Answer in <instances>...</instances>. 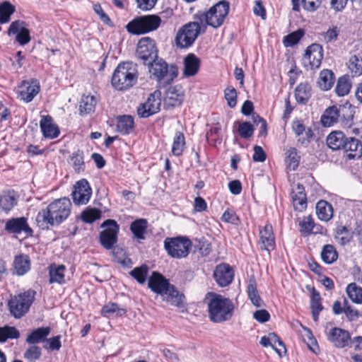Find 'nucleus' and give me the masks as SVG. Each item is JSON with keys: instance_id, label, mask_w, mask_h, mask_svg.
<instances>
[{"instance_id": "obj_1", "label": "nucleus", "mask_w": 362, "mask_h": 362, "mask_svg": "<svg viewBox=\"0 0 362 362\" xmlns=\"http://www.w3.org/2000/svg\"><path fill=\"white\" fill-rule=\"evenodd\" d=\"M209 318L215 323L229 320L233 314L234 304L230 299L214 292L206 295Z\"/></svg>"}, {"instance_id": "obj_2", "label": "nucleus", "mask_w": 362, "mask_h": 362, "mask_svg": "<svg viewBox=\"0 0 362 362\" xmlns=\"http://www.w3.org/2000/svg\"><path fill=\"white\" fill-rule=\"evenodd\" d=\"M71 206V202L68 198L56 199L50 203L46 209L38 213L37 221H43L51 226L59 225L69 216Z\"/></svg>"}, {"instance_id": "obj_3", "label": "nucleus", "mask_w": 362, "mask_h": 362, "mask_svg": "<svg viewBox=\"0 0 362 362\" xmlns=\"http://www.w3.org/2000/svg\"><path fill=\"white\" fill-rule=\"evenodd\" d=\"M355 113L356 107L349 102L341 105H334L325 109L321 116L320 122L325 127H332L339 122L343 127L346 120L351 115H354Z\"/></svg>"}, {"instance_id": "obj_4", "label": "nucleus", "mask_w": 362, "mask_h": 362, "mask_svg": "<svg viewBox=\"0 0 362 362\" xmlns=\"http://www.w3.org/2000/svg\"><path fill=\"white\" fill-rule=\"evenodd\" d=\"M137 78L136 66L133 63L124 62L115 69L112 77V85L117 90H124L132 87Z\"/></svg>"}, {"instance_id": "obj_5", "label": "nucleus", "mask_w": 362, "mask_h": 362, "mask_svg": "<svg viewBox=\"0 0 362 362\" xmlns=\"http://www.w3.org/2000/svg\"><path fill=\"white\" fill-rule=\"evenodd\" d=\"M206 25L199 22H189L182 25L177 32L175 42L181 49L191 47L200 33H205Z\"/></svg>"}, {"instance_id": "obj_6", "label": "nucleus", "mask_w": 362, "mask_h": 362, "mask_svg": "<svg viewBox=\"0 0 362 362\" xmlns=\"http://www.w3.org/2000/svg\"><path fill=\"white\" fill-rule=\"evenodd\" d=\"M35 292L28 290L11 296L8 301L10 314L16 319L23 317L29 310L35 299Z\"/></svg>"}, {"instance_id": "obj_7", "label": "nucleus", "mask_w": 362, "mask_h": 362, "mask_svg": "<svg viewBox=\"0 0 362 362\" xmlns=\"http://www.w3.org/2000/svg\"><path fill=\"white\" fill-rule=\"evenodd\" d=\"M229 11V4L226 1H219L209 10L200 16V23L214 28H219L224 22Z\"/></svg>"}, {"instance_id": "obj_8", "label": "nucleus", "mask_w": 362, "mask_h": 362, "mask_svg": "<svg viewBox=\"0 0 362 362\" xmlns=\"http://www.w3.org/2000/svg\"><path fill=\"white\" fill-rule=\"evenodd\" d=\"M149 65V72L160 86L169 85L177 76L176 67L171 66L169 68L167 63L162 59L155 60Z\"/></svg>"}, {"instance_id": "obj_9", "label": "nucleus", "mask_w": 362, "mask_h": 362, "mask_svg": "<svg viewBox=\"0 0 362 362\" xmlns=\"http://www.w3.org/2000/svg\"><path fill=\"white\" fill-rule=\"evenodd\" d=\"M161 23V19L156 15H146L134 18L127 25L129 33L142 35L157 30Z\"/></svg>"}, {"instance_id": "obj_10", "label": "nucleus", "mask_w": 362, "mask_h": 362, "mask_svg": "<svg viewBox=\"0 0 362 362\" xmlns=\"http://www.w3.org/2000/svg\"><path fill=\"white\" fill-rule=\"evenodd\" d=\"M164 247L171 257L181 259L186 257L192 247V242L185 237L167 238Z\"/></svg>"}, {"instance_id": "obj_11", "label": "nucleus", "mask_w": 362, "mask_h": 362, "mask_svg": "<svg viewBox=\"0 0 362 362\" xmlns=\"http://www.w3.org/2000/svg\"><path fill=\"white\" fill-rule=\"evenodd\" d=\"M136 56L144 64H150L158 57L156 42L150 37L141 38L137 45Z\"/></svg>"}, {"instance_id": "obj_12", "label": "nucleus", "mask_w": 362, "mask_h": 362, "mask_svg": "<svg viewBox=\"0 0 362 362\" xmlns=\"http://www.w3.org/2000/svg\"><path fill=\"white\" fill-rule=\"evenodd\" d=\"M104 230L100 233V242L107 250L111 249L117 243L119 225L115 220L108 219L101 225Z\"/></svg>"}, {"instance_id": "obj_13", "label": "nucleus", "mask_w": 362, "mask_h": 362, "mask_svg": "<svg viewBox=\"0 0 362 362\" xmlns=\"http://www.w3.org/2000/svg\"><path fill=\"white\" fill-rule=\"evenodd\" d=\"M323 48L319 44H312L305 49L302 63L307 69H318L324 57Z\"/></svg>"}, {"instance_id": "obj_14", "label": "nucleus", "mask_w": 362, "mask_h": 362, "mask_svg": "<svg viewBox=\"0 0 362 362\" xmlns=\"http://www.w3.org/2000/svg\"><path fill=\"white\" fill-rule=\"evenodd\" d=\"M71 197L76 205L87 204L92 196V189L86 179H81L73 186Z\"/></svg>"}, {"instance_id": "obj_15", "label": "nucleus", "mask_w": 362, "mask_h": 362, "mask_svg": "<svg viewBox=\"0 0 362 362\" xmlns=\"http://www.w3.org/2000/svg\"><path fill=\"white\" fill-rule=\"evenodd\" d=\"M40 83L36 79L23 81L17 87V98L25 103L31 102L39 93Z\"/></svg>"}, {"instance_id": "obj_16", "label": "nucleus", "mask_w": 362, "mask_h": 362, "mask_svg": "<svg viewBox=\"0 0 362 362\" xmlns=\"http://www.w3.org/2000/svg\"><path fill=\"white\" fill-rule=\"evenodd\" d=\"M327 339L337 348H344L348 346L351 341L350 333L344 329L332 327L327 331Z\"/></svg>"}, {"instance_id": "obj_17", "label": "nucleus", "mask_w": 362, "mask_h": 362, "mask_svg": "<svg viewBox=\"0 0 362 362\" xmlns=\"http://www.w3.org/2000/svg\"><path fill=\"white\" fill-rule=\"evenodd\" d=\"M158 95H160L159 92H154V93L149 95L144 103L139 105L137 110L139 116L141 117H148L159 111L161 100Z\"/></svg>"}, {"instance_id": "obj_18", "label": "nucleus", "mask_w": 362, "mask_h": 362, "mask_svg": "<svg viewBox=\"0 0 362 362\" xmlns=\"http://www.w3.org/2000/svg\"><path fill=\"white\" fill-rule=\"evenodd\" d=\"M8 35H15L16 41L21 45L28 44L30 40V32L22 21L12 22L8 28Z\"/></svg>"}, {"instance_id": "obj_19", "label": "nucleus", "mask_w": 362, "mask_h": 362, "mask_svg": "<svg viewBox=\"0 0 362 362\" xmlns=\"http://www.w3.org/2000/svg\"><path fill=\"white\" fill-rule=\"evenodd\" d=\"M5 229L9 233L19 234L22 232L32 235L33 230L29 227L27 219L24 217L13 218L6 221Z\"/></svg>"}, {"instance_id": "obj_20", "label": "nucleus", "mask_w": 362, "mask_h": 362, "mask_svg": "<svg viewBox=\"0 0 362 362\" xmlns=\"http://www.w3.org/2000/svg\"><path fill=\"white\" fill-rule=\"evenodd\" d=\"M214 277L217 284L222 287L229 285L233 279V272L229 265L221 264L216 267Z\"/></svg>"}, {"instance_id": "obj_21", "label": "nucleus", "mask_w": 362, "mask_h": 362, "mask_svg": "<svg viewBox=\"0 0 362 362\" xmlns=\"http://www.w3.org/2000/svg\"><path fill=\"white\" fill-rule=\"evenodd\" d=\"M260 247L262 250L268 251L273 250L275 247V238L273 233L272 226L267 224L262 229L259 230Z\"/></svg>"}, {"instance_id": "obj_22", "label": "nucleus", "mask_w": 362, "mask_h": 362, "mask_svg": "<svg viewBox=\"0 0 362 362\" xmlns=\"http://www.w3.org/2000/svg\"><path fill=\"white\" fill-rule=\"evenodd\" d=\"M148 287L155 293L161 296L166 293V291L171 286L167 279L157 272H153L148 280Z\"/></svg>"}, {"instance_id": "obj_23", "label": "nucleus", "mask_w": 362, "mask_h": 362, "mask_svg": "<svg viewBox=\"0 0 362 362\" xmlns=\"http://www.w3.org/2000/svg\"><path fill=\"white\" fill-rule=\"evenodd\" d=\"M291 199L295 210L303 211L307 207V198L305 193L304 187L298 184L296 187L292 189Z\"/></svg>"}, {"instance_id": "obj_24", "label": "nucleus", "mask_w": 362, "mask_h": 362, "mask_svg": "<svg viewBox=\"0 0 362 362\" xmlns=\"http://www.w3.org/2000/svg\"><path fill=\"white\" fill-rule=\"evenodd\" d=\"M200 59L194 54H188L184 59L183 75L185 77L195 76L200 68Z\"/></svg>"}, {"instance_id": "obj_25", "label": "nucleus", "mask_w": 362, "mask_h": 362, "mask_svg": "<svg viewBox=\"0 0 362 362\" xmlns=\"http://www.w3.org/2000/svg\"><path fill=\"white\" fill-rule=\"evenodd\" d=\"M343 150L349 159H358L362 156V144L354 138H347Z\"/></svg>"}, {"instance_id": "obj_26", "label": "nucleus", "mask_w": 362, "mask_h": 362, "mask_svg": "<svg viewBox=\"0 0 362 362\" xmlns=\"http://www.w3.org/2000/svg\"><path fill=\"white\" fill-rule=\"evenodd\" d=\"M292 129L296 136L298 137V141L303 145L308 144L313 136L312 129L310 128L306 129L303 122L299 120L293 122Z\"/></svg>"}, {"instance_id": "obj_27", "label": "nucleus", "mask_w": 362, "mask_h": 362, "mask_svg": "<svg viewBox=\"0 0 362 362\" xmlns=\"http://www.w3.org/2000/svg\"><path fill=\"white\" fill-rule=\"evenodd\" d=\"M40 126L45 137L54 139L59 134L58 127L52 122V117L43 116L40 122Z\"/></svg>"}, {"instance_id": "obj_28", "label": "nucleus", "mask_w": 362, "mask_h": 362, "mask_svg": "<svg viewBox=\"0 0 362 362\" xmlns=\"http://www.w3.org/2000/svg\"><path fill=\"white\" fill-rule=\"evenodd\" d=\"M51 332L49 327H41L35 329L28 334L25 341L30 345H37L39 343L45 342L46 338Z\"/></svg>"}, {"instance_id": "obj_29", "label": "nucleus", "mask_w": 362, "mask_h": 362, "mask_svg": "<svg viewBox=\"0 0 362 362\" xmlns=\"http://www.w3.org/2000/svg\"><path fill=\"white\" fill-rule=\"evenodd\" d=\"M347 138L341 131H334L327 137V145L334 151L343 149Z\"/></svg>"}, {"instance_id": "obj_30", "label": "nucleus", "mask_w": 362, "mask_h": 362, "mask_svg": "<svg viewBox=\"0 0 362 362\" xmlns=\"http://www.w3.org/2000/svg\"><path fill=\"white\" fill-rule=\"evenodd\" d=\"M13 273L18 276L25 274L30 269V258L26 255H20L15 257L13 260Z\"/></svg>"}, {"instance_id": "obj_31", "label": "nucleus", "mask_w": 362, "mask_h": 362, "mask_svg": "<svg viewBox=\"0 0 362 362\" xmlns=\"http://www.w3.org/2000/svg\"><path fill=\"white\" fill-rule=\"evenodd\" d=\"M97 100L92 95H83L79 103V111L81 115H86L95 111Z\"/></svg>"}, {"instance_id": "obj_32", "label": "nucleus", "mask_w": 362, "mask_h": 362, "mask_svg": "<svg viewBox=\"0 0 362 362\" xmlns=\"http://www.w3.org/2000/svg\"><path fill=\"white\" fill-rule=\"evenodd\" d=\"M247 294L250 301L255 307L261 308L264 305V302L259 296L257 288L256 280L253 276L248 281Z\"/></svg>"}, {"instance_id": "obj_33", "label": "nucleus", "mask_w": 362, "mask_h": 362, "mask_svg": "<svg viewBox=\"0 0 362 362\" xmlns=\"http://www.w3.org/2000/svg\"><path fill=\"white\" fill-rule=\"evenodd\" d=\"M316 214L321 221H328L333 216L332 206L327 201L320 200L316 205Z\"/></svg>"}, {"instance_id": "obj_34", "label": "nucleus", "mask_w": 362, "mask_h": 362, "mask_svg": "<svg viewBox=\"0 0 362 362\" xmlns=\"http://www.w3.org/2000/svg\"><path fill=\"white\" fill-rule=\"evenodd\" d=\"M166 100L172 106L180 105L184 100V93L181 88L170 87L166 94Z\"/></svg>"}, {"instance_id": "obj_35", "label": "nucleus", "mask_w": 362, "mask_h": 362, "mask_svg": "<svg viewBox=\"0 0 362 362\" xmlns=\"http://www.w3.org/2000/svg\"><path fill=\"white\" fill-rule=\"evenodd\" d=\"M162 297L163 300L177 307H180L183 300V296L180 294L172 285L169 287L168 291H166V293L163 295Z\"/></svg>"}, {"instance_id": "obj_36", "label": "nucleus", "mask_w": 362, "mask_h": 362, "mask_svg": "<svg viewBox=\"0 0 362 362\" xmlns=\"http://www.w3.org/2000/svg\"><path fill=\"white\" fill-rule=\"evenodd\" d=\"M334 83V74L332 71L324 69L320 71L317 84L324 90H329Z\"/></svg>"}, {"instance_id": "obj_37", "label": "nucleus", "mask_w": 362, "mask_h": 362, "mask_svg": "<svg viewBox=\"0 0 362 362\" xmlns=\"http://www.w3.org/2000/svg\"><path fill=\"white\" fill-rule=\"evenodd\" d=\"M354 115L347 119L342 127L347 134L362 139V120L353 122Z\"/></svg>"}, {"instance_id": "obj_38", "label": "nucleus", "mask_w": 362, "mask_h": 362, "mask_svg": "<svg viewBox=\"0 0 362 362\" xmlns=\"http://www.w3.org/2000/svg\"><path fill=\"white\" fill-rule=\"evenodd\" d=\"M64 272L65 267L64 265H51L49 267V283L64 284Z\"/></svg>"}, {"instance_id": "obj_39", "label": "nucleus", "mask_w": 362, "mask_h": 362, "mask_svg": "<svg viewBox=\"0 0 362 362\" xmlns=\"http://www.w3.org/2000/svg\"><path fill=\"white\" fill-rule=\"evenodd\" d=\"M349 299L356 304H362V288L356 283H350L346 288Z\"/></svg>"}, {"instance_id": "obj_40", "label": "nucleus", "mask_w": 362, "mask_h": 362, "mask_svg": "<svg viewBox=\"0 0 362 362\" xmlns=\"http://www.w3.org/2000/svg\"><path fill=\"white\" fill-rule=\"evenodd\" d=\"M311 95V88L308 83H300L295 90V97L298 103H305Z\"/></svg>"}, {"instance_id": "obj_41", "label": "nucleus", "mask_w": 362, "mask_h": 362, "mask_svg": "<svg viewBox=\"0 0 362 362\" xmlns=\"http://www.w3.org/2000/svg\"><path fill=\"white\" fill-rule=\"evenodd\" d=\"M134 127V119L130 115H123L118 118L117 128L118 132L122 134H127L132 130Z\"/></svg>"}, {"instance_id": "obj_42", "label": "nucleus", "mask_w": 362, "mask_h": 362, "mask_svg": "<svg viewBox=\"0 0 362 362\" xmlns=\"http://www.w3.org/2000/svg\"><path fill=\"white\" fill-rule=\"evenodd\" d=\"M322 261L328 264L334 262L338 258V253L332 245H325L321 252Z\"/></svg>"}, {"instance_id": "obj_43", "label": "nucleus", "mask_w": 362, "mask_h": 362, "mask_svg": "<svg viewBox=\"0 0 362 362\" xmlns=\"http://www.w3.org/2000/svg\"><path fill=\"white\" fill-rule=\"evenodd\" d=\"M347 66L352 76H359L362 74V57L357 55L351 56L347 62Z\"/></svg>"}, {"instance_id": "obj_44", "label": "nucleus", "mask_w": 362, "mask_h": 362, "mask_svg": "<svg viewBox=\"0 0 362 362\" xmlns=\"http://www.w3.org/2000/svg\"><path fill=\"white\" fill-rule=\"evenodd\" d=\"M16 202L13 192H6L0 195V208L6 211H10L16 204Z\"/></svg>"}, {"instance_id": "obj_45", "label": "nucleus", "mask_w": 362, "mask_h": 362, "mask_svg": "<svg viewBox=\"0 0 362 362\" xmlns=\"http://www.w3.org/2000/svg\"><path fill=\"white\" fill-rule=\"evenodd\" d=\"M147 228V221L145 219H138L132 223L130 229L134 236L140 240L144 239V233Z\"/></svg>"}, {"instance_id": "obj_46", "label": "nucleus", "mask_w": 362, "mask_h": 362, "mask_svg": "<svg viewBox=\"0 0 362 362\" xmlns=\"http://www.w3.org/2000/svg\"><path fill=\"white\" fill-rule=\"evenodd\" d=\"M127 313L126 309L120 308L118 304L115 303H108L105 304L101 310L103 316H108L109 315L115 314L116 316H122Z\"/></svg>"}, {"instance_id": "obj_47", "label": "nucleus", "mask_w": 362, "mask_h": 362, "mask_svg": "<svg viewBox=\"0 0 362 362\" xmlns=\"http://www.w3.org/2000/svg\"><path fill=\"white\" fill-rule=\"evenodd\" d=\"M42 356V349L37 345H30L23 353V358L28 362H36Z\"/></svg>"}, {"instance_id": "obj_48", "label": "nucleus", "mask_w": 362, "mask_h": 362, "mask_svg": "<svg viewBox=\"0 0 362 362\" xmlns=\"http://www.w3.org/2000/svg\"><path fill=\"white\" fill-rule=\"evenodd\" d=\"M185 140L184 134L180 132L175 133L172 147V153L174 156H179L185 148Z\"/></svg>"}, {"instance_id": "obj_49", "label": "nucleus", "mask_w": 362, "mask_h": 362, "mask_svg": "<svg viewBox=\"0 0 362 362\" xmlns=\"http://www.w3.org/2000/svg\"><path fill=\"white\" fill-rule=\"evenodd\" d=\"M269 340H270L271 346L275 350L277 354L281 357L286 351L284 342L274 332L268 334Z\"/></svg>"}, {"instance_id": "obj_50", "label": "nucleus", "mask_w": 362, "mask_h": 362, "mask_svg": "<svg viewBox=\"0 0 362 362\" xmlns=\"http://www.w3.org/2000/svg\"><path fill=\"white\" fill-rule=\"evenodd\" d=\"M15 11L14 6L8 1L0 4V23H6L10 21L11 16Z\"/></svg>"}, {"instance_id": "obj_51", "label": "nucleus", "mask_w": 362, "mask_h": 362, "mask_svg": "<svg viewBox=\"0 0 362 362\" xmlns=\"http://www.w3.org/2000/svg\"><path fill=\"white\" fill-rule=\"evenodd\" d=\"M19 331L14 327L4 326L0 327V342H5L8 339H18Z\"/></svg>"}, {"instance_id": "obj_52", "label": "nucleus", "mask_w": 362, "mask_h": 362, "mask_svg": "<svg viewBox=\"0 0 362 362\" xmlns=\"http://www.w3.org/2000/svg\"><path fill=\"white\" fill-rule=\"evenodd\" d=\"M81 219L83 222L91 223L101 217V211L95 208H87L81 214Z\"/></svg>"}, {"instance_id": "obj_53", "label": "nucleus", "mask_w": 362, "mask_h": 362, "mask_svg": "<svg viewBox=\"0 0 362 362\" xmlns=\"http://www.w3.org/2000/svg\"><path fill=\"white\" fill-rule=\"evenodd\" d=\"M304 35V31L298 29L284 37L283 44L285 47H292L296 45Z\"/></svg>"}, {"instance_id": "obj_54", "label": "nucleus", "mask_w": 362, "mask_h": 362, "mask_svg": "<svg viewBox=\"0 0 362 362\" xmlns=\"http://www.w3.org/2000/svg\"><path fill=\"white\" fill-rule=\"evenodd\" d=\"M353 344L354 351L351 354L353 362H362V337H355Z\"/></svg>"}, {"instance_id": "obj_55", "label": "nucleus", "mask_w": 362, "mask_h": 362, "mask_svg": "<svg viewBox=\"0 0 362 362\" xmlns=\"http://www.w3.org/2000/svg\"><path fill=\"white\" fill-rule=\"evenodd\" d=\"M335 238L339 240L341 245H346L350 242L351 234L345 226H339L336 230Z\"/></svg>"}, {"instance_id": "obj_56", "label": "nucleus", "mask_w": 362, "mask_h": 362, "mask_svg": "<svg viewBox=\"0 0 362 362\" xmlns=\"http://www.w3.org/2000/svg\"><path fill=\"white\" fill-rule=\"evenodd\" d=\"M148 268L146 265H142L140 267H136L130 272V274L133 276L139 284H144L146 281L148 275Z\"/></svg>"}, {"instance_id": "obj_57", "label": "nucleus", "mask_w": 362, "mask_h": 362, "mask_svg": "<svg viewBox=\"0 0 362 362\" xmlns=\"http://www.w3.org/2000/svg\"><path fill=\"white\" fill-rule=\"evenodd\" d=\"M351 85L345 77L339 78L337 81L335 91L339 96H344L349 93Z\"/></svg>"}, {"instance_id": "obj_58", "label": "nucleus", "mask_w": 362, "mask_h": 362, "mask_svg": "<svg viewBox=\"0 0 362 362\" xmlns=\"http://www.w3.org/2000/svg\"><path fill=\"white\" fill-rule=\"evenodd\" d=\"M238 132L242 138L248 139L252 136L254 128L250 122H244L239 124Z\"/></svg>"}, {"instance_id": "obj_59", "label": "nucleus", "mask_w": 362, "mask_h": 362, "mask_svg": "<svg viewBox=\"0 0 362 362\" xmlns=\"http://www.w3.org/2000/svg\"><path fill=\"white\" fill-rule=\"evenodd\" d=\"M46 344L44 345V348L48 351H59L62 347L61 336L57 335L49 339L46 338Z\"/></svg>"}, {"instance_id": "obj_60", "label": "nucleus", "mask_w": 362, "mask_h": 362, "mask_svg": "<svg viewBox=\"0 0 362 362\" xmlns=\"http://www.w3.org/2000/svg\"><path fill=\"white\" fill-rule=\"evenodd\" d=\"M314 221L310 216L304 217L299 224L300 233L305 235L310 234L314 228Z\"/></svg>"}, {"instance_id": "obj_61", "label": "nucleus", "mask_w": 362, "mask_h": 362, "mask_svg": "<svg viewBox=\"0 0 362 362\" xmlns=\"http://www.w3.org/2000/svg\"><path fill=\"white\" fill-rule=\"evenodd\" d=\"M225 98L230 107H235L237 104V92L233 87H228L225 91Z\"/></svg>"}, {"instance_id": "obj_62", "label": "nucleus", "mask_w": 362, "mask_h": 362, "mask_svg": "<svg viewBox=\"0 0 362 362\" xmlns=\"http://www.w3.org/2000/svg\"><path fill=\"white\" fill-rule=\"evenodd\" d=\"M340 29L337 26H334L329 28L326 32L322 34L323 40L326 43H329L337 40L339 34Z\"/></svg>"}, {"instance_id": "obj_63", "label": "nucleus", "mask_w": 362, "mask_h": 362, "mask_svg": "<svg viewBox=\"0 0 362 362\" xmlns=\"http://www.w3.org/2000/svg\"><path fill=\"white\" fill-rule=\"evenodd\" d=\"M321 298L318 292L313 289L311 298L310 308L312 312L320 313L323 307L321 304Z\"/></svg>"}, {"instance_id": "obj_64", "label": "nucleus", "mask_w": 362, "mask_h": 362, "mask_svg": "<svg viewBox=\"0 0 362 362\" xmlns=\"http://www.w3.org/2000/svg\"><path fill=\"white\" fill-rule=\"evenodd\" d=\"M73 167L76 172H80L83 170L84 161L83 157L81 153L77 152L74 153L71 158Z\"/></svg>"}]
</instances>
